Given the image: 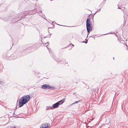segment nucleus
<instances>
[{
    "label": "nucleus",
    "instance_id": "obj_6",
    "mask_svg": "<svg viewBox=\"0 0 128 128\" xmlns=\"http://www.w3.org/2000/svg\"><path fill=\"white\" fill-rule=\"evenodd\" d=\"M53 109L52 106H47L46 108V110Z\"/></svg>",
    "mask_w": 128,
    "mask_h": 128
},
{
    "label": "nucleus",
    "instance_id": "obj_3",
    "mask_svg": "<svg viewBox=\"0 0 128 128\" xmlns=\"http://www.w3.org/2000/svg\"><path fill=\"white\" fill-rule=\"evenodd\" d=\"M64 100L65 99H64L63 100L58 101L56 103L53 104L52 105V107L53 109L58 107L59 105L62 104L64 103Z\"/></svg>",
    "mask_w": 128,
    "mask_h": 128
},
{
    "label": "nucleus",
    "instance_id": "obj_5",
    "mask_svg": "<svg viewBox=\"0 0 128 128\" xmlns=\"http://www.w3.org/2000/svg\"><path fill=\"white\" fill-rule=\"evenodd\" d=\"M51 87H50L48 85L44 84L42 85V88L43 89H46V88L49 89Z\"/></svg>",
    "mask_w": 128,
    "mask_h": 128
},
{
    "label": "nucleus",
    "instance_id": "obj_11",
    "mask_svg": "<svg viewBox=\"0 0 128 128\" xmlns=\"http://www.w3.org/2000/svg\"><path fill=\"white\" fill-rule=\"evenodd\" d=\"M72 45L73 46H74V45L72 44Z\"/></svg>",
    "mask_w": 128,
    "mask_h": 128
},
{
    "label": "nucleus",
    "instance_id": "obj_7",
    "mask_svg": "<svg viewBox=\"0 0 128 128\" xmlns=\"http://www.w3.org/2000/svg\"><path fill=\"white\" fill-rule=\"evenodd\" d=\"M79 101H80V100H79L78 101H75L72 104H70V106H71L74 105V104H75L78 103L79 102Z\"/></svg>",
    "mask_w": 128,
    "mask_h": 128
},
{
    "label": "nucleus",
    "instance_id": "obj_10",
    "mask_svg": "<svg viewBox=\"0 0 128 128\" xmlns=\"http://www.w3.org/2000/svg\"><path fill=\"white\" fill-rule=\"evenodd\" d=\"M118 8H119V7Z\"/></svg>",
    "mask_w": 128,
    "mask_h": 128
},
{
    "label": "nucleus",
    "instance_id": "obj_2",
    "mask_svg": "<svg viewBox=\"0 0 128 128\" xmlns=\"http://www.w3.org/2000/svg\"><path fill=\"white\" fill-rule=\"evenodd\" d=\"M90 21L88 18H87L86 22V26L87 31L88 33L92 30V27Z\"/></svg>",
    "mask_w": 128,
    "mask_h": 128
},
{
    "label": "nucleus",
    "instance_id": "obj_8",
    "mask_svg": "<svg viewBox=\"0 0 128 128\" xmlns=\"http://www.w3.org/2000/svg\"><path fill=\"white\" fill-rule=\"evenodd\" d=\"M85 42L86 43H87V42Z\"/></svg>",
    "mask_w": 128,
    "mask_h": 128
},
{
    "label": "nucleus",
    "instance_id": "obj_9",
    "mask_svg": "<svg viewBox=\"0 0 128 128\" xmlns=\"http://www.w3.org/2000/svg\"><path fill=\"white\" fill-rule=\"evenodd\" d=\"M13 128H16V127H14Z\"/></svg>",
    "mask_w": 128,
    "mask_h": 128
},
{
    "label": "nucleus",
    "instance_id": "obj_4",
    "mask_svg": "<svg viewBox=\"0 0 128 128\" xmlns=\"http://www.w3.org/2000/svg\"><path fill=\"white\" fill-rule=\"evenodd\" d=\"M50 126H48V124L45 123L43 124L40 126V128H49Z\"/></svg>",
    "mask_w": 128,
    "mask_h": 128
},
{
    "label": "nucleus",
    "instance_id": "obj_12",
    "mask_svg": "<svg viewBox=\"0 0 128 128\" xmlns=\"http://www.w3.org/2000/svg\"><path fill=\"white\" fill-rule=\"evenodd\" d=\"M0 84H1V83H0Z\"/></svg>",
    "mask_w": 128,
    "mask_h": 128
},
{
    "label": "nucleus",
    "instance_id": "obj_1",
    "mask_svg": "<svg viewBox=\"0 0 128 128\" xmlns=\"http://www.w3.org/2000/svg\"><path fill=\"white\" fill-rule=\"evenodd\" d=\"M30 96L28 95L21 98L19 100V106L21 107L27 103L30 100Z\"/></svg>",
    "mask_w": 128,
    "mask_h": 128
}]
</instances>
